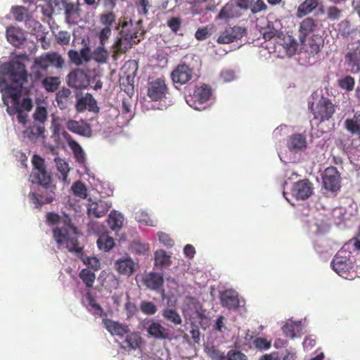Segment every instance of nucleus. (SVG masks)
I'll return each mask as SVG.
<instances>
[{"mask_svg":"<svg viewBox=\"0 0 360 360\" xmlns=\"http://www.w3.org/2000/svg\"><path fill=\"white\" fill-rule=\"evenodd\" d=\"M247 360V356L240 351L230 350L226 356V360Z\"/></svg>","mask_w":360,"mask_h":360,"instance_id":"57","label":"nucleus"},{"mask_svg":"<svg viewBox=\"0 0 360 360\" xmlns=\"http://www.w3.org/2000/svg\"><path fill=\"white\" fill-rule=\"evenodd\" d=\"M108 57V51L104 48V46H101V44L92 52V59L99 63H106Z\"/></svg>","mask_w":360,"mask_h":360,"instance_id":"42","label":"nucleus"},{"mask_svg":"<svg viewBox=\"0 0 360 360\" xmlns=\"http://www.w3.org/2000/svg\"><path fill=\"white\" fill-rule=\"evenodd\" d=\"M60 84V80L57 77H46L42 81V86L48 92H54Z\"/></svg>","mask_w":360,"mask_h":360,"instance_id":"38","label":"nucleus"},{"mask_svg":"<svg viewBox=\"0 0 360 360\" xmlns=\"http://www.w3.org/2000/svg\"><path fill=\"white\" fill-rule=\"evenodd\" d=\"M212 94V88L209 84H202L196 86L193 93L186 97V101L192 108L203 110L207 108Z\"/></svg>","mask_w":360,"mask_h":360,"instance_id":"4","label":"nucleus"},{"mask_svg":"<svg viewBox=\"0 0 360 360\" xmlns=\"http://www.w3.org/2000/svg\"><path fill=\"white\" fill-rule=\"evenodd\" d=\"M162 317L174 326L181 325L182 319L179 312L174 309L165 308L162 311Z\"/></svg>","mask_w":360,"mask_h":360,"instance_id":"31","label":"nucleus"},{"mask_svg":"<svg viewBox=\"0 0 360 360\" xmlns=\"http://www.w3.org/2000/svg\"><path fill=\"white\" fill-rule=\"evenodd\" d=\"M170 256L167 255L162 250H157L155 252V264L156 266H167L171 264Z\"/></svg>","mask_w":360,"mask_h":360,"instance_id":"40","label":"nucleus"},{"mask_svg":"<svg viewBox=\"0 0 360 360\" xmlns=\"http://www.w3.org/2000/svg\"><path fill=\"white\" fill-rule=\"evenodd\" d=\"M13 105L12 106H9V104H8V106H6V112L11 115H15V113H17V118H18V121L22 124H25L27 123V114L25 112H23V110H22L20 107H19V100L18 101V103L17 104H12Z\"/></svg>","mask_w":360,"mask_h":360,"instance_id":"35","label":"nucleus"},{"mask_svg":"<svg viewBox=\"0 0 360 360\" xmlns=\"http://www.w3.org/2000/svg\"><path fill=\"white\" fill-rule=\"evenodd\" d=\"M313 184L309 179H302L295 182L292 188V195L298 200L308 199L313 194Z\"/></svg>","mask_w":360,"mask_h":360,"instance_id":"12","label":"nucleus"},{"mask_svg":"<svg viewBox=\"0 0 360 360\" xmlns=\"http://www.w3.org/2000/svg\"><path fill=\"white\" fill-rule=\"evenodd\" d=\"M344 127L352 134L360 135V111H357L353 117L347 119Z\"/></svg>","mask_w":360,"mask_h":360,"instance_id":"30","label":"nucleus"},{"mask_svg":"<svg viewBox=\"0 0 360 360\" xmlns=\"http://www.w3.org/2000/svg\"><path fill=\"white\" fill-rule=\"evenodd\" d=\"M125 339L119 343L121 349L127 352L136 350L141 347L142 344V338L137 332L128 333Z\"/></svg>","mask_w":360,"mask_h":360,"instance_id":"17","label":"nucleus"},{"mask_svg":"<svg viewBox=\"0 0 360 360\" xmlns=\"http://www.w3.org/2000/svg\"><path fill=\"white\" fill-rule=\"evenodd\" d=\"M97 245L101 250L108 252L114 247L115 241L112 237L108 235H101L97 240Z\"/></svg>","mask_w":360,"mask_h":360,"instance_id":"36","label":"nucleus"},{"mask_svg":"<svg viewBox=\"0 0 360 360\" xmlns=\"http://www.w3.org/2000/svg\"><path fill=\"white\" fill-rule=\"evenodd\" d=\"M67 83L72 88L83 89L89 86V80L88 75L84 70L76 69L68 75Z\"/></svg>","mask_w":360,"mask_h":360,"instance_id":"13","label":"nucleus"},{"mask_svg":"<svg viewBox=\"0 0 360 360\" xmlns=\"http://www.w3.org/2000/svg\"><path fill=\"white\" fill-rule=\"evenodd\" d=\"M323 188L332 193H337L341 187L340 173L335 167L326 168L321 175Z\"/></svg>","mask_w":360,"mask_h":360,"instance_id":"8","label":"nucleus"},{"mask_svg":"<svg viewBox=\"0 0 360 360\" xmlns=\"http://www.w3.org/2000/svg\"><path fill=\"white\" fill-rule=\"evenodd\" d=\"M79 278L85 283L87 288H91L95 281L96 276L94 272L88 269H83L79 274Z\"/></svg>","mask_w":360,"mask_h":360,"instance_id":"44","label":"nucleus"},{"mask_svg":"<svg viewBox=\"0 0 360 360\" xmlns=\"http://www.w3.org/2000/svg\"><path fill=\"white\" fill-rule=\"evenodd\" d=\"M116 15L112 11L103 13L100 15V22L105 27H111L115 22Z\"/></svg>","mask_w":360,"mask_h":360,"instance_id":"48","label":"nucleus"},{"mask_svg":"<svg viewBox=\"0 0 360 360\" xmlns=\"http://www.w3.org/2000/svg\"><path fill=\"white\" fill-rule=\"evenodd\" d=\"M346 252L343 250L338 251L331 262L333 269L340 276H345L351 269V264Z\"/></svg>","mask_w":360,"mask_h":360,"instance_id":"15","label":"nucleus"},{"mask_svg":"<svg viewBox=\"0 0 360 360\" xmlns=\"http://www.w3.org/2000/svg\"><path fill=\"white\" fill-rule=\"evenodd\" d=\"M56 6L63 9L65 20L68 22H73L80 15L79 0L74 3L71 0H53Z\"/></svg>","mask_w":360,"mask_h":360,"instance_id":"10","label":"nucleus"},{"mask_svg":"<svg viewBox=\"0 0 360 360\" xmlns=\"http://www.w3.org/2000/svg\"><path fill=\"white\" fill-rule=\"evenodd\" d=\"M309 108L314 118L320 122L328 121L335 112V105L327 97L321 96L316 101H309Z\"/></svg>","mask_w":360,"mask_h":360,"instance_id":"5","label":"nucleus"},{"mask_svg":"<svg viewBox=\"0 0 360 360\" xmlns=\"http://www.w3.org/2000/svg\"><path fill=\"white\" fill-rule=\"evenodd\" d=\"M283 333L286 337L293 338L300 332V324L292 321L287 322L283 327Z\"/></svg>","mask_w":360,"mask_h":360,"instance_id":"41","label":"nucleus"},{"mask_svg":"<svg viewBox=\"0 0 360 360\" xmlns=\"http://www.w3.org/2000/svg\"><path fill=\"white\" fill-rule=\"evenodd\" d=\"M33 117L35 120H37L41 123H44L47 119V110L44 106H38L33 115Z\"/></svg>","mask_w":360,"mask_h":360,"instance_id":"55","label":"nucleus"},{"mask_svg":"<svg viewBox=\"0 0 360 360\" xmlns=\"http://www.w3.org/2000/svg\"><path fill=\"white\" fill-rule=\"evenodd\" d=\"M87 101L88 94H86L84 96H82L77 100L75 104L76 110L79 112L84 111L87 107Z\"/></svg>","mask_w":360,"mask_h":360,"instance_id":"62","label":"nucleus"},{"mask_svg":"<svg viewBox=\"0 0 360 360\" xmlns=\"http://www.w3.org/2000/svg\"><path fill=\"white\" fill-rule=\"evenodd\" d=\"M143 282L148 288L158 291L163 285V275L154 271L150 272L145 276Z\"/></svg>","mask_w":360,"mask_h":360,"instance_id":"20","label":"nucleus"},{"mask_svg":"<svg viewBox=\"0 0 360 360\" xmlns=\"http://www.w3.org/2000/svg\"><path fill=\"white\" fill-rule=\"evenodd\" d=\"M181 24L182 20L179 17H172L169 18L167 22V26L173 32L176 34L177 33L178 31L180 30Z\"/></svg>","mask_w":360,"mask_h":360,"instance_id":"53","label":"nucleus"},{"mask_svg":"<svg viewBox=\"0 0 360 360\" xmlns=\"http://www.w3.org/2000/svg\"><path fill=\"white\" fill-rule=\"evenodd\" d=\"M124 221V217L122 214L112 211L108 216V224L112 231L122 228Z\"/></svg>","mask_w":360,"mask_h":360,"instance_id":"33","label":"nucleus"},{"mask_svg":"<svg viewBox=\"0 0 360 360\" xmlns=\"http://www.w3.org/2000/svg\"><path fill=\"white\" fill-rule=\"evenodd\" d=\"M57 42L60 45H67L70 40V34L67 31H60L56 35Z\"/></svg>","mask_w":360,"mask_h":360,"instance_id":"58","label":"nucleus"},{"mask_svg":"<svg viewBox=\"0 0 360 360\" xmlns=\"http://www.w3.org/2000/svg\"><path fill=\"white\" fill-rule=\"evenodd\" d=\"M281 22L278 20L275 22L269 21L265 27H262L260 32L266 41H269L274 37L280 38L281 32L280 30Z\"/></svg>","mask_w":360,"mask_h":360,"instance_id":"26","label":"nucleus"},{"mask_svg":"<svg viewBox=\"0 0 360 360\" xmlns=\"http://www.w3.org/2000/svg\"><path fill=\"white\" fill-rule=\"evenodd\" d=\"M5 70L11 83L0 79V92L3 93L2 101L8 106V99H11L12 104H17L22 95L23 84L27 81L25 65L19 61H13L5 65Z\"/></svg>","mask_w":360,"mask_h":360,"instance_id":"1","label":"nucleus"},{"mask_svg":"<svg viewBox=\"0 0 360 360\" xmlns=\"http://www.w3.org/2000/svg\"><path fill=\"white\" fill-rule=\"evenodd\" d=\"M78 230L76 226L68 224L67 227H56L53 230V236L56 240L58 247L60 248L63 245L70 252L79 254L82 252V248L79 246L77 237Z\"/></svg>","mask_w":360,"mask_h":360,"instance_id":"3","label":"nucleus"},{"mask_svg":"<svg viewBox=\"0 0 360 360\" xmlns=\"http://www.w3.org/2000/svg\"><path fill=\"white\" fill-rule=\"evenodd\" d=\"M254 345L256 348L259 349H268L271 347V342L268 341L266 338H257L254 342Z\"/></svg>","mask_w":360,"mask_h":360,"instance_id":"59","label":"nucleus"},{"mask_svg":"<svg viewBox=\"0 0 360 360\" xmlns=\"http://www.w3.org/2000/svg\"><path fill=\"white\" fill-rule=\"evenodd\" d=\"M84 263L93 269L94 271H97L100 269V262L96 257H88L86 258V259L84 260Z\"/></svg>","mask_w":360,"mask_h":360,"instance_id":"63","label":"nucleus"},{"mask_svg":"<svg viewBox=\"0 0 360 360\" xmlns=\"http://www.w3.org/2000/svg\"><path fill=\"white\" fill-rule=\"evenodd\" d=\"M250 8L253 14H256L266 11L267 6L263 0H252L250 1Z\"/></svg>","mask_w":360,"mask_h":360,"instance_id":"52","label":"nucleus"},{"mask_svg":"<svg viewBox=\"0 0 360 360\" xmlns=\"http://www.w3.org/2000/svg\"><path fill=\"white\" fill-rule=\"evenodd\" d=\"M30 133V137H39L44 132V127L43 126L33 125L27 129Z\"/></svg>","mask_w":360,"mask_h":360,"instance_id":"64","label":"nucleus"},{"mask_svg":"<svg viewBox=\"0 0 360 360\" xmlns=\"http://www.w3.org/2000/svg\"><path fill=\"white\" fill-rule=\"evenodd\" d=\"M147 332L151 337L158 340L169 338L170 332L160 323L153 321L147 328Z\"/></svg>","mask_w":360,"mask_h":360,"instance_id":"25","label":"nucleus"},{"mask_svg":"<svg viewBox=\"0 0 360 360\" xmlns=\"http://www.w3.org/2000/svg\"><path fill=\"white\" fill-rule=\"evenodd\" d=\"M38 192H30L29 198L35 205V207L40 209L43 205L51 203L56 197V186L54 184L41 186Z\"/></svg>","mask_w":360,"mask_h":360,"instance_id":"7","label":"nucleus"},{"mask_svg":"<svg viewBox=\"0 0 360 360\" xmlns=\"http://www.w3.org/2000/svg\"><path fill=\"white\" fill-rule=\"evenodd\" d=\"M72 191L73 194L82 199H85L87 197V190L83 182L81 181H77L72 186Z\"/></svg>","mask_w":360,"mask_h":360,"instance_id":"45","label":"nucleus"},{"mask_svg":"<svg viewBox=\"0 0 360 360\" xmlns=\"http://www.w3.org/2000/svg\"><path fill=\"white\" fill-rule=\"evenodd\" d=\"M319 24L317 20L311 17L304 18L300 25V39L301 41L305 40L306 37L316 31Z\"/></svg>","mask_w":360,"mask_h":360,"instance_id":"23","label":"nucleus"},{"mask_svg":"<svg viewBox=\"0 0 360 360\" xmlns=\"http://www.w3.org/2000/svg\"><path fill=\"white\" fill-rule=\"evenodd\" d=\"M54 162H56L58 172L61 174L62 180L63 181H66L70 171L68 163H67L63 159L58 157L54 159Z\"/></svg>","mask_w":360,"mask_h":360,"instance_id":"43","label":"nucleus"},{"mask_svg":"<svg viewBox=\"0 0 360 360\" xmlns=\"http://www.w3.org/2000/svg\"><path fill=\"white\" fill-rule=\"evenodd\" d=\"M307 145L306 137L302 134L291 135L287 141V147L288 149L295 153L304 150L307 148Z\"/></svg>","mask_w":360,"mask_h":360,"instance_id":"24","label":"nucleus"},{"mask_svg":"<svg viewBox=\"0 0 360 360\" xmlns=\"http://www.w3.org/2000/svg\"><path fill=\"white\" fill-rule=\"evenodd\" d=\"M68 56L70 61L77 66L83 63L79 53L75 50H70L68 51Z\"/></svg>","mask_w":360,"mask_h":360,"instance_id":"60","label":"nucleus"},{"mask_svg":"<svg viewBox=\"0 0 360 360\" xmlns=\"http://www.w3.org/2000/svg\"><path fill=\"white\" fill-rule=\"evenodd\" d=\"M236 6L233 2H228L225 6L220 10L219 14L217 16V19L224 20L229 18H233L236 17Z\"/></svg>","mask_w":360,"mask_h":360,"instance_id":"32","label":"nucleus"},{"mask_svg":"<svg viewBox=\"0 0 360 360\" xmlns=\"http://www.w3.org/2000/svg\"><path fill=\"white\" fill-rule=\"evenodd\" d=\"M110 207V206L103 200L91 202L87 207L88 214L99 218L105 215Z\"/></svg>","mask_w":360,"mask_h":360,"instance_id":"22","label":"nucleus"},{"mask_svg":"<svg viewBox=\"0 0 360 360\" xmlns=\"http://www.w3.org/2000/svg\"><path fill=\"white\" fill-rule=\"evenodd\" d=\"M169 87L165 78H156L148 84L147 96L152 101H160L167 98Z\"/></svg>","mask_w":360,"mask_h":360,"instance_id":"9","label":"nucleus"},{"mask_svg":"<svg viewBox=\"0 0 360 360\" xmlns=\"http://www.w3.org/2000/svg\"><path fill=\"white\" fill-rule=\"evenodd\" d=\"M49 65L56 68H61L64 65V60L62 56L56 52L46 53Z\"/></svg>","mask_w":360,"mask_h":360,"instance_id":"39","label":"nucleus"},{"mask_svg":"<svg viewBox=\"0 0 360 360\" xmlns=\"http://www.w3.org/2000/svg\"><path fill=\"white\" fill-rule=\"evenodd\" d=\"M67 129L81 136H89L91 130V127L87 124H80L78 121L70 120L66 122Z\"/></svg>","mask_w":360,"mask_h":360,"instance_id":"27","label":"nucleus"},{"mask_svg":"<svg viewBox=\"0 0 360 360\" xmlns=\"http://www.w3.org/2000/svg\"><path fill=\"white\" fill-rule=\"evenodd\" d=\"M70 94L71 91L68 88H63L56 93V101L60 109L64 110L68 108Z\"/></svg>","mask_w":360,"mask_h":360,"instance_id":"34","label":"nucleus"},{"mask_svg":"<svg viewBox=\"0 0 360 360\" xmlns=\"http://www.w3.org/2000/svg\"><path fill=\"white\" fill-rule=\"evenodd\" d=\"M345 58L352 72L358 73L360 72V45L355 49H349Z\"/></svg>","mask_w":360,"mask_h":360,"instance_id":"18","label":"nucleus"},{"mask_svg":"<svg viewBox=\"0 0 360 360\" xmlns=\"http://www.w3.org/2000/svg\"><path fill=\"white\" fill-rule=\"evenodd\" d=\"M34 68L41 69L43 71H46L49 68L48 60L46 54H41L39 57L36 58L34 60Z\"/></svg>","mask_w":360,"mask_h":360,"instance_id":"54","label":"nucleus"},{"mask_svg":"<svg viewBox=\"0 0 360 360\" xmlns=\"http://www.w3.org/2000/svg\"><path fill=\"white\" fill-rule=\"evenodd\" d=\"M338 85L341 89L351 91L354 89L355 80L352 77L347 75L338 80Z\"/></svg>","mask_w":360,"mask_h":360,"instance_id":"46","label":"nucleus"},{"mask_svg":"<svg viewBox=\"0 0 360 360\" xmlns=\"http://www.w3.org/2000/svg\"><path fill=\"white\" fill-rule=\"evenodd\" d=\"M342 11L336 6H331L327 8L326 15L330 20H338L342 17Z\"/></svg>","mask_w":360,"mask_h":360,"instance_id":"51","label":"nucleus"},{"mask_svg":"<svg viewBox=\"0 0 360 360\" xmlns=\"http://www.w3.org/2000/svg\"><path fill=\"white\" fill-rule=\"evenodd\" d=\"M318 0H305L298 8V15L300 17L311 13L318 6Z\"/></svg>","mask_w":360,"mask_h":360,"instance_id":"37","label":"nucleus"},{"mask_svg":"<svg viewBox=\"0 0 360 360\" xmlns=\"http://www.w3.org/2000/svg\"><path fill=\"white\" fill-rule=\"evenodd\" d=\"M193 70L186 63L179 64L170 74L174 84L184 85L193 77Z\"/></svg>","mask_w":360,"mask_h":360,"instance_id":"11","label":"nucleus"},{"mask_svg":"<svg viewBox=\"0 0 360 360\" xmlns=\"http://www.w3.org/2000/svg\"><path fill=\"white\" fill-rule=\"evenodd\" d=\"M120 37H117L113 44V57H117L121 53H125L134 44L141 41L145 33L142 21L133 22L131 19L120 20Z\"/></svg>","mask_w":360,"mask_h":360,"instance_id":"2","label":"nucleus"},{"mask_svg":"<svg viewBox=\"0 0 360 360\" xmlns=\"http://www.w3.org/2000/svg\"><path fill=\"white\" fill-rule=\"evenodd\" d=\"M324 45V39L319 34H313L308 40L307 51L311 55L319 53Z\"/></svg>","mask_w":360,"mask_h":360,"instance_id":"28","label":"nucleus"},{"mask_svg":"<svg viewBox=\"0 0 360 360\" xmlns=\"http://www.w3.org/2000/svg\"><path fill=\"white\" fill-rule=\"evenodd\" d=\"M221 304L230 310H236L239 307L238 293L233 290H226L220 295Z\"/></svg>","mask_w":360,"mask_h":360,"instance_id":"19","label":"nucleus"},{"mask_svg":"<svg viewBox=\"0 0 360 360\" xmlns=\"http://www.w3.org/2000/svg\"><path fill=\"white\" fill-rule=\"evenodd\" d=\"M112 34L111 27H104L102 28L98 34V38L100 41V44L101 46H105L108 42Z\"/></svg>","mask_w":360,"mask_h":360,"instance_id":"56","label":"nucleus"},{"mask_svg":"<svg viewBox=\"0 0 360 360\" xmlns=\"http://www.w3.org/2000/svg\"><path fill=\"white\" fill-rule=\"evenodd\" d=\"M140 309L144 314L147 315H153L157 312L156 305L149 301H143L140 304Z\"/></svg>","mask_w":360,"mask_h":360,"instance_id":"50","label":"nucleus"},{"mask_svg":"<svg viewBox=\"0 0 360 360\" xmlns=\"http://www.w3.org/2000/svg\"><path fill=\"white\" fill-rule=\"evenodd\" d=\"M103 326L112 335L123 338L125 334L129 333L130 330L127 324L110 319H104L102 321Z\"/></svg>","mask_w":360,"mask_h":360,"instance_id":"16","label":"nucleus"},{"mask_svg":"<svg viewBox=\"0 0 360 360\" xmlns=\"http://www.w3.org/2000/svg\"><path fill=\"white\" fill-rule=\"evenodd\" d=\"M6 38L8 41L15 47H20L26 39L23 31L15 27L6 29Z\"/></svg>","mask_w":360,"mask_h":360,"instance_id":"21","label":"nucleus"},{"mask_svg":"<svg viewBox=\"0 0 360 360\" xmlns=\"http://www.w3.org/2000/svg\"><path fill=\"white\" fill-rule=\"evenodd\" d=\"M246 29L240 26L230 27L225 30L217 38L219 44H230L234 41L240 39L246 34Z\"/></svg>","mask_w":360,"mask_h":360,"instance_id":"14","label":"nucleus"},{"mask_svg":"<svg viewBox=\"0 0 360 360\" xmlns=\"http://www.w3.org/2000/svg\"><path fill=\"white\" fill-rule=\"evenodd\" d=\"M33 169L30 176L33 184L41 186L53 184L51 175L46 171L45 161L39 155H34L32 159Z\"/></svg>","mask_w":360,"mask_h":360,"instance_id":"6","label":"nucleus"},{"mask_svg":"<svg viewBox=\"0 0 360 360\" xmlns=\"http://www.w3.org/2000/svg\"><path fill=\"white\" fill-rule=\"evenodd\" d=\"M12 13L15 20L18 22L25 20L29 16L27 10L23 6L13 7Z\"/></svg>","mask_w":360,"mask_h":360,"instance_id":"47","label":"nucleus"},{"mask_svg":"<svg viewBox=\"0 0 360 360\" xmlns=\"http://www.w3.org/2000/svg\"><path fill=\"white\" fill-rule=\"evenodd\" d=\"M206 353L212 360H226L224 353L221 352L214 346L207 347Z\"/></svg>","mask_w":360,"mask_h":360,"instance_id":"49","label":"nucleus"},{"mask_svg":"<svg viewBox=\"0 0 360 360\" xmlns=\"http://www.w3.org/2000/svg\"><path fill=\"white\" fill-rule=\"evenodd\" d=\"M79 53L82 57V62L87 63L92 59V53H91V49L86 44L82 48Z\"/></svg>","mask_w":360,"mask_h":360,"instance_id":"61","label":"nucleus"},{"mask_svg":"<svg viewBox=\"0 0 360 360\" xmlns=\"http://www.w3.org/2000/svg\"><path fill=\"white\" fill-rule=\"evenodd\" d=\"M115 266L117 271L123 275H131L135 271V264L131 258L118 259Z\"/></svg>","mask_w":360,"mask_h":360,"instance_id":"29","label":"nucleus"}]
</instances>
